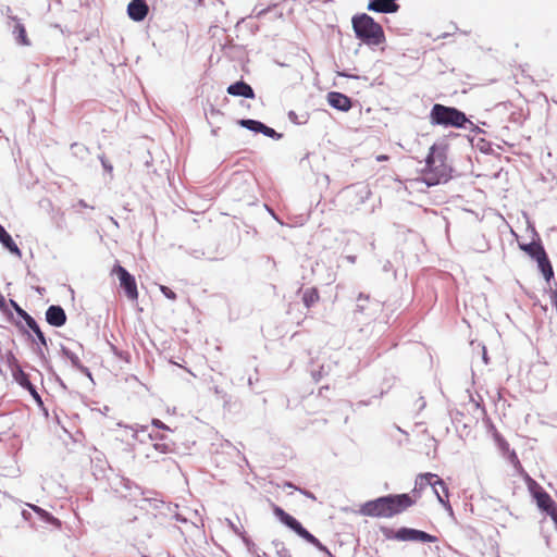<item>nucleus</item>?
<instances>
[{
	"instance_id": "1",
	"label": "nucleus",
	"mask_w": 557,
	"mask_h": 557,
	"mask_svg": "<svg viewBox=\"0 0 557 557\" xmlns=\"http://www.w3.org/2000/svg\"><path fill=\"white\" fill-rule=\"evenodd\" d=\"M416 504L408 493L386 494L360 505L358 513L371 518H393Z\"/></svg>"
},
{
	"instance_id": "2",
	"label": "nucleus",
	"mask_w": 557,
	"mask_h": 557,
	"mask_svg": "<svg viewBox=\"0 0 557 557\" xmlns=\"http://www.w3.org/2000/svg\"><path fill=\"white\" fill-rule=\"evenodd\" d=\"M449 145L445 139L434 143L424 159V168L421 170L422 182L428 187H433L448 182L446 173H437L435 171L436 163L443 168V161H447V151Z\"/></svg>"
},
{
	"instance_id": "3",
	"label": "nucleus",
	"mask_w": 557,
	"mask_h": 557,
	"mask_svg": "<svg viewBox=\"0 0 557 557\" xmlns=\"http://www.w3.org/2000/svg\"><path fill=\"white\" fill-rule=\"evenodd\" d=\"M351 27L355 37L368 47H377L386 40L382 25L368 13L352 15Z\"/></svg>"
},
{
	"instance_id": "4",
	"label": "nucleus",
	"mask_w": 557,
	"mask_h": 557,
	"mask_svg": "<svg viewBox=\"0 0 557 557\" xmlns=\"http://www.w3.org/2000/svg\"><path fill=\"white\" fill-rule=\"evenodd\" d=\"M428 117L432 126L444 128L467 129L469 123V116L462 110L442 103H434Z\"/></svg>"
},
{
	"instance_id": "5",
	"label": "nucleus",
	"mask_w": 557,
	"mask_h": 557,
	"mask_svg": "<svg viewBox=\"0 0 557 557\" xmlns=\"http://www.w3.org/2000/svg\"><path fill=\"white\" fill-rule=\"evenodd\" d=\"M380 532L384 536L385 540H393L399 542H419V543H435L437 542V537L433 534H430L423 530L409 528V527H400L396 530L381 525Z\"/></svg>"
},
{
	"instance_id": "6",
	"label": "nucleus",
	"mask_w": 557,
	"mask_h": 557,
	"mask_svg": "<svg viewBox=\"0 0 557 557\" xmlns=\"http://www.w3.org/2000/svg\"><path fill=\"white\" fill-rule=\"evenodd\" d=\"M111 274L116 275L121 289L129 300L134 301L138 299L136 278L126 268L116 261L112 268Z\"/></svg>"
},
{
	"instance_id": "7",
	"label": "nucleus",
	"mask_w": 557,
	"mask_h": 557,
	"mask_svg": "<svg viewBox=\"0 0 557 557\" xmlns=\"http://www.w3.org/2000/svg\"><path fill=\"white\" fill-rule=\"evenodd\" d=\"M110 484L116 493H120L121 497L129 502L137 500L139 496L145 494L141 486L123 475L116 474Z\"/></svg>"
},
{
	"instance_id": "8",
	"label": "nucleus",
	"mask_w": 557,
	"mask_h": 557,
	"mask_svg": "<svg viewBox=\"0 0 557 557\" xmlns=\"http://www.w3.org/2000/svg\"><path fill=\"white\" fill-rule=\"evenodd\" d=\"M271 509L274 517L300 539L306 541L310 535L311 532L308 531L297 518L285 511L281 506L271 503Z\"/></svg>"
},
{
	"instance_id": "9",
	"label": "nucleus",
	"mask_w": 557,
	"mask_h": 557,
	"mask_svg": "<svg viewBox=\"0 0 557 557\" xmlns=\"http://www.w3.org/2000/svg\"><path fill=\"white\" fill-rule=\"evenodd\" d=\"M15 326L18 329L20 333L26 336V339L34 345L44 346L48 348V342L46 334L42 332L40 325L36 321V319L25 326L21 321L15 322Z\"/></svg>"
},
{
	"instance_id": "10",
	"label": "nucleus",
	"mask_w": 557,
	"mask_h": 557,
	"mask_svg": "<svg viewBox=\"0 0 557 557\" xmlns=\"http://www.w3.org/2000/svg\"><path fill=\"white\" fill-rule=\"evenodd\" d=\"M528 230L531 231L532 238L530 243H518V247L520 250H522L530 259L534 260L537 259V257L543 256L546 250L543 245L542 238L537 231L535 230L534 225L528 224Z\"/></svg>"
},
{
	"instance_id": "11",
	"label": "nucleus",
	"mask_w": 557,
	"mask_h": 557,
	"mask_svg": "<svg viewBox=\"0 0 557 557\" xmlns=\"http://www.w3.org/2000/svg\"><path fill=\"white\" fill-rule=\"evenodd\" d=\"M428 485H430L432 487V490L436 496L440 495L438 487H441V490L444 494L447 495V493H448V486L444 482V480L441 479L437 474H434L431 472L420 473L417 476L413 492H416L418 490L421 491L424 487H426Z\"/></svg>"
},
{
	"instance_id": "12",
	"label": "nucleus",
	"mask_w": 557,
	"mask_h": 557,
	"mask_svg": "<svg viewBox=\"0 0 557 557\" xmlns=\"http://www.w3.org/2000/svg\"><path fill=\"white\" fill-rule=\"evenodd\" d=\"M532 497L536 502V506L540 511L546 513L552 518V515H555L557 511V504L554 502L552 496L540 485L531 492Z\"/></svg>"
},
{
	"instance_id": "13",
	"label": "nucleus",
	"mask_w": 557,
	"mask_h": 557,
	"mask_svg": "<svg viewBox=\"0 0 557 557\" xmlns=\"http://www.w3.org/2000/svg\"><path fill=\"white\" fill-rule=\"evenodd\" d=\"M46 322L53 327H62L67 321L65 310L60 305H50L45 312Z\"/></svg>"
},
{
	"instance_id": "14",
	"label": "nucleus",
	"mask_w": 557,
	"mask_h": 557,
	"mask_svg": "<svg viewBox=\"0 0 557 557\" xmlns=\"http://www.w3.org/2000/svg\"><path fill=\"white\" fill-rule=\"evenodd\" d=\"M326 100L331 108L341 112H348L352 108V99L341 91H329Z\"/></svg>"
},
{
	"instance_id": "15",
	"label": "nucleus",
	"mask_w": 557,
	"mask_h": 557,
	"mask_svg": "<svg viewBox=\"0 0 557 557\" xmlns=\"http://www.w3.org/2000/svg\"><path fill=\"white\" fill-rule=\"evenodd\" d=\"M400 9L398 0H369L367 10L381 14L397 13Z\"/></svg>"
},
{
	"instance_id": "16",
	"label": "nucleus",
	"mask_w": 557,
	"mask_h": 557,
	"mask_svg": "<svg viewBox=\"0 0 557 557\" xmlns=\"http://www.w3.org/2000/svg\"><path fill=\"white\" fill-rule=\"evenodd\" d=\"M127 16L134 22H143L148 13L149 5L146 0H131L126 8Z\"/></svg>"
},
{
	"instance_id": "17",
	"label": "nucleus",
	"mask_w": 557,
	"mask_h": 557,
	"mask_svg": "<svg viewBox=\"0 0 557 557\" xmlns=\"http://www.w3.org/2000/svg\"><path fill=\"white\" fill-rule=\"evenodd\" d=\"M148 436L151 441L154 442L152 446L157 451L161 454H170L175 451V443L169 440V437L165 434L152 430L151 432L148 433Z\"/></svg>"
},
{
	"instance_id": "18",
	"label": "nucleus",
	"mask_w": 557,
	"mask_h": 557,
	"mask_svg": "<svg viewBox=\"0 0 557 557\" xmlns=\"http://www.w3.org/2000/svg\"><path fill=\"white\" fill-rule=\"evenodd\" d=\"M226 92L233 97H240L245 99L256 98L253 88L243 78L230 84L226 88Z\"/></svg>"
},
{
	"instance_id": "19",
	"label": "nucleus",
	"mask_w": 557,
	"mask_h": 557,
	"mask_svg": "<svg viewBox=\"0 0 557 557\" xmlns=\"http://www.w3.org/2000/svg\"><path fill=\"white\" fill-rule=\"evenodd\" d=\"M533 261L536 262L537 270L542 274L546 284L548 286H550L552 283L556 285L553 264L549 260L547 252H545L543 256L537 257V259H534Z\"/></svg>"
},
{
	"instance_id": "20",
	"label": "nucleus",
	"mask_w": 557,
	"mask_h": 557,
	"mask_svg": "<svg viewBox=\"0 0 557 557\" xmlns=\"http://www.w3.org/2000/svg\"><path fill=\"white\" fill-rule=\"evenodd\" d=\"M10 20L15 23L12 35L20 46L28 47L30 46V40L27 36L26 27L21 22V20L17 16H10Z\"/></svg>"
},
{
	"instance_id": "21",
	"label": "nucleus",
	"mask_w": 557,
	"mask_h": 557,
	"mask_svg": "<svg viewBox=\"0 0 557 557\" xmlns=\"http://www.w3.org/2000/svg\"><path fill=\"white\" fill-rule=\"evenodd\" d=\"M0 244L11 255L18 258L22 257V250L18 248L11 234L4 228L3 225L0 227Z\"/></svg>"
},
{
	"instance_id": "22",
	"label": "nucleus",
	"mask_w": 557,
	"mask_h": 557,
	"mask_svg": "<svg viewBox=\"0 0 557 557\" xmlns=\"http://www.w3.org/2000/svg\"><path fill=\"white\" fill-rule=\"evenodd\" d=\"M29 508L34 511L36 516V521H40L46 524L53 525L55 528L61 527V521L57 517H54L50 511L37 505H29Z\"/></svg>"
},
{
	"instance_id": "23",
	"label": "nucleus",
	"mask_w": 557,
	"mask_h": 557,
	"mask_svg": "<svg viewBox=\"0 0 557 557\" xmlns=\"http://www.w3.org/2000/svg\"><path fill=\"white\" fill-rule=\"evenodd\" d=\"M468 141L473 148H476L481 153L486 156H493L495 154L493 143L483 138V137H474L471 135L466 136Z\"/></svg>"
},
{
	"instance_id": "24",
	"label": "nucleus",
	"mask_w": 557,
	"mask_h": 557,
	"mask_svg": "<svg viewBox=\"0 0 557 557\" xmlns=\"http://www.w3.org/2000/svg\"><path fill=\"white\" fill-rule=\"evenodd\" d=\"M334 366H337L336 361H329L320 364L318 369H312L310 371L312 380L318 383L322 377L330 374Z\"/></svg>"
},
{
	"instance_id": "25",
	"label": "nucleus",
	"mask_w": 557,
	"mask_h": 557,
	"mask_svg": "<svg viewBox=\"0 0 557 557\" xmlns=\"http://www.w3.org/2000/svg\"><path fill=\"white\" fill-rule=\"evenodd\" d=\"M320 299L319 289L317 287L306 288L302 293V304L307 309H310Z\"/></svg>"
},
{
	"instance_id": "26",
	"label": "nucleus",
	"mask_w": 557,
	"mask_h": 557,
	"mask_svg": "<svg viewBox=\"0 0 557 557\" xmlns=\"http://www.w3.org/2000/svg\"><path fill=\"white\" fill-rule=\"evenodd\" d=\"M12 377L13 380L22 387L27 388L28 386H32V382L29 380V375L23 370L21 366L15 367L14 370H12Z\"/></svg>"
},
{
	"instance_id": "27",
	"label": "nucleus",
	"mask_w": 557,
	"mask_h": 557,
	"mask_svg": "<svg viewBox=\"0 0 557 557\" xmlns=\"http://www.w3.org/2000/svg\"><path fill=\"white\" fill-rule=\"evenodd\" d=\"M237 125L240 127L248 129L249 132L253 133L255 135L260 134V131L262 128L263 122L255 119H239L237 120Z\"/></svg>"
},
{
	"instance_id": "28",
	"label": "nucleus",
	"mask_w": 557,
	"mask_h": 557,
	"mask_svg": "<svg viewBox=\"0 0 557 557\" xmlns=\"http://www.w3.org/2000/svg\"><path fill=\"white\" fill-rule=\"evenodd\" d=\"M10 307L15 311L17 317L25 322V326L30 324L35 318L24 310L14 299L9 300Z\"/></svg>"
},
{
	"instance_id": "29",
	"label": "nucleus",
	"mask_w": 557,
	"mask_h": 557,
	"mask_svg": "<svg viewBox=\"0 0 557 557\" xmlns=\"http://www.w3.org/2000/svg\"><path fill=\"white\" fill-rule=\"evenodd\" d=\"M45 347L44 346H39V345H34L32 347V351L38 357V359L40 360L41 362V366L48 371V372H53V368L49 361V359L47 358L46 356V352H45Z\"/></svg>"
},
{
	"instance_id": "30",
	"label": "nucleus",
	"mask_w": 557,
	"mask_h": 557,
	"mask_svg": "<svg viewBox=\"0 0 557 557\" xmlns=\"http://www.w3.org/2000/svg\"><path fill=\"white\" fill-rule=\"evenodd\" d=\"M308 544L315 547L320 553L326 555L327 557H335L331 550L325 546L314 534L310 533V535L306 539Z\"/></svg>"
},
{
	"instance_id": "31",
	"label": "nucleus",
	"mask_w": 557,
	"mask_h": 557,
	"mask_svg": "<svg viewBox=\"0 0 557 557\" xmlns=\"http://www.w3.org/2000/svg\"><path fill=\"white\" fill-rule=\"evenodd\" d=\"M308 544L315 547L320 553L326 555L327 557H335L331 550L325 546L314 534L310 533V535L306 539Z\"/></svg>"
},
{
	"instance_id": "32",
	"label": "nucleus",
	"mask_w": 557,
	"mask_h": 557,
	"mask_svg": "<svg viewBox=\"0 0 557 557\" xmlns=\"http://www.w3.org/2000/svg\"><path fill=\"white\" fill-rule=\"evenodd\" d=\"M518 474L523 479L525 484L528 485L529 492H533L536 490V487L540 486V484L531 478V475L524 470V468L521 466V468L516 469Z\"/></svg>"
},
{
	"instance_id": "33",
	"label": "nucleus",
	"mask_w": 557,
	"mask_h": 557,
	"mask_svg": "<svg viewBox=\"0 0 557 557\" xmlns=\"http://www.w3.org/2000/svg\"><path fill=\"white\" fill-rule=\"evenodd\" d=\"M60 354L71 362L73 368L81 361L79 357L63 344H60Z\"/></svg>"
},
{
	"instance_id": "34",
	"label": "nucleus",
	"mask_w": 557,
	"mask_h": 557,
	"mask_svg": "<svg viewBox=\"0 0 557 557\" xmlns=\"http://www.w3.org/2000/svg\"><path fill=\"white\" fill-rule=\"evenodd\" d=\"M287 117H288L289 122L295 125H304L308 122L309 114L304 113L301 115H298L294 110H289L287 113Z\"/></svg>"
},
{
	"instance_id": "35",
	"label": "nucleus",
	"mask_w": 557,
	"mask_h": 557,
	"mask_svg": "<svg viewBox=\"0 0 557 557\" xmlns=\"http://www.w3.org/2000/svg\"><path fill=\"white\" fill-rule=\"evenodd\" d=\"M0 312L5 315L8 321L13 322L15 324L16 321H14V315L12 310L10 309V304L5 300L3 295H0Z\"/></svg>"
},
{
	"instance_id": "36",
	"label": "nucleus",
	"mask_w": 557,
	"mask_h": 557,
	"mask_svg": "<svg viewBox=\"0 0 557 557\" xmlns=\"http://www.w3.org/2000/svg\"><path fill=\"white\" fill-rule=\"evenodd\" d=\"M0 312L5 315L8 321L13 322L15 324L16 321H14V315L12 310L10 309V304L5 300L3 295H0Z\"/></svg>"
},
{
	"instance_id": "37",
	"label": "nucleus",
	"mask_w": 557,
	"mask_h": 557,
	"mask_svg": "<svg viewBox=\"0 0 557 557\" xmlns=\"http://www.w3.org/2000/svg\"><path fill=\"white\" fill-rule=\"evenodd\" d=\"M240 539H242L244 545L246 546L247 550L251 555H255L256 557H261L258 554V549H257V546H256L255 542L251 540V537L247 533L240 534Z\"/></svg>"
},
{
	"instance_id": "38",
	"label": "nucleus",
	"mask_w": 557,
	"mask_h": 557,
	"mask_svg": "<svg viewBox=\"0 0 557 557\" xmlns=\"http://www.w3.org/2000/svg\"><path fill=\"white\" fill-rule=\"evenodd\" d=\"M260 134H262L265 137H269L273 140H280L283 138V133L276 132L274 128L268 126L265 123L262 124V128L260 131Z\"/></svg>"
},
{
	"instance_id": "39",
	"label": "nucleus",
	"mask_w": 557,
	"mask_h": 557,
	"mask_svg": "<svg viewBox=\"0 0 557 557\" xmlns=\"http://www.w3.org/2000/svg\"><path fill=\"white\" fill-rule=\"evenodd\" d=\"M494 441L502 454L510 449L508 441L497 431L494 433Z\"/></svg>"
},
{
	"instance_id": "40",
	"label": "nucleus",
	"mask_w": 557,
	"mask_h": 557,
	"mask_svg": "<svg viewBox=\"0 0 557 557\" xmlns=\"http://www.w3.org/2000/svg\"><path fill=\"white\" fill-rule=\"evenodd\" d=\"M507 461L516 469L521 468V462L515 449H508L503 454Z\"/></svg>"
},
{
	"instance_id": "41",
	"label": "nucleus",
	"mask_w": 557,
	"mask_h": 557,
	"mask_svg": "<svg viewBox=\"0 0 557 557\" xmlns=\"http://www.w3.org/2000/svg\"><path fill=\"white\" fill-rule=\"evenodd\" d=\"M525 121V116L521 110L512 111L509 114V122L518 126H522Z\"/></svg>"
},
{
	"instance_id": "42",
	"label": "nucleus",
	"mask_w": 557,
	"mask_h": 557,
	"mask_svg": "<svg viewBox=\"0 0 557 557\" xmlns=\"http://www.w3.org/2000/svg\"><path fill=\"white\" fill-rule=\"evenodd\" d=\"M110 351L120 360L126 363L131 362V354L128 351L121 350L115 345L110 347Z\"/></svg>"
},
{
	"instance_id": "43",
	"label": "nucleus",
	"mask_w": 557,
	"mask_h": 557,
	"mask_svg": "<svg viewBox=\"0 0 557 557\" xmlns=\"http://www.w3.org/2000/svg\"><path fill=\"white\" fill-rule=\"evenodd\" d=\"M449 492L446 494H444V496H436L438 503L441 505H443V507L445 508V510L450 515V516H454V509L451 507V504L449 502Z\"/></svg>"
},
{
	"instance_id": "44",
	"label": "nucleus",
	"mask_w": 557,
	"mask_h": 557,
	"mask_svg": "<svg viewBox=\"0 0 557 557\" xmlns=\"http://www.w3.org/2000/svg\"><path fill=\"white\" fill-rule=\"evenodd\" d=\"M25 391H27L29 393V395L32 396V398L35 400V403L39 406V407H44V401H42V398L41 396L39 395L38 391H37V387L32 384V386H28L27 388H25Z\"/></svg>"
},
{
	"instance_id": "45",
	"label": "nucleus",
	"mask_w": 557,
	"mask_h": 557,
	"mask_svg": "<svg viewBox=\"0 0 557 557\" xmlns=\"http://www.w3.org/2000/svg\"><path fill=\"white\" fill-rule=\"evenodd\" d=\"M159 289L162 293V295L169 300L175 301L177 299V294L169 286L159 285Z\"/></svg>"
},
{
	"instance_id": "46",
	"label": "nucleus",
	"mask_w": 557,
	"mask_h": 557,
	"mask_svg": "<svg viewBox=\"0 0 557 557\" xmlns=\"http://www.w3.org/2000/svg\"><path fill=\"white\" fill-rule=\"evenodd\" d=\"M434 172L446 173V175L448 176V182H449L453 178L454 169L450 165H448L446 161H443V168L438 166V163H436Z\"/></svg>"
},
{
	"instance_id": "47",
	"label": "nucleus",
	"mask_w": 557,
	"mask_h": 557,
	"mask_svg": "<svg viewBox=\"0 0 557 557\" xmlns=\"http://www.w3.org/2000/svg\"><path fill=\"white\" fill-rule=\"evenodd\" d=\"M469 116V123H467V129L470 131V133H474L476 135L479 134H486V131H484L482 127L479 126V124H475L471 119L472 115Z\"/></svg>"
},
{
	"instance_id": "48",
	"label": "nucleus",
	"mask_w": 557,
	"mask_h": 557,
	"mask_svg": "<svg viewBox=\"0 0 557 557\" xmlns=\"http://www.w3.org/2000/svg\"><path fill=\"white\" fill-rule=\"evenodd\" d=\"M34 515H35V513H34V511L32 512V511H29V510H27V509H23V510L21 511V516H22V518H23L25 521L29 522V524H30L32 527H35V525H36V517L34 518Z\"/></svg>"
},
{
	"instance_id": "49",
	"label": "nucleus",
	"mask_w": 557,
	"mask_h": 557,
	"mask_svg": "<svg viewBox=\"0 0 557 557\" xmlns=\"http://www.w3.org/2000/svg\"><path fill=\"white\" fill-rule=\"evenodd\" d=\"M152 426L156 429L154 431H172L169 425H166L164 422H162L160 419L153 418L151 420Z\"/></svg>"
},
{
	"instance_id": "50",
	"label": "nucleus",
	"mask_w": 557,
	"mask_h": 557,
	"mask_svg": "<svg viewBox=\"0 0 557 557\" xmlns=\"http://www.w3.org/2000/svg\"><path fill=\"white\" fill-rule=\"evenodd\" d=\"M75 370L79 371L82 374L86 375L87 377H89L90 380H92V374H91V371L89 370L88 367L84 366L82 363V361H79L77 363V366L74 367Z\"/></svg>"
},
{
	"instance_id": "51",
	"label": "nucleus",
	"mask_w": 557,
	"mask_h": 557,
	"mask_svg": "<svg viewBox=\"0 0 557 557\" xmlns=\"http://www.w3.org/2000/svg\"><path fill=\"white\" fill-rule=\"evenodd\" d=\"M75 370L79 371L82 374L86 375L87 377H89L90 380H92V374H91V371L89 370L88 367L84 366L82 363V361H79L77 363V366L74 367Z\"/></svg>"
},
{
	"instance_id": "52",
	"label": "nucleus",
	"mask_w": 557,
	"mask_h": 557,
	"mask_svg": "<svg viewBox=\"0 0 557 557\" xmlns=\"http://www.w3.org/2000/svg\"><path fill=\"white\" fill-rule=\"evenodd\" d=\"M185 252L191 256L195 259H201L206 256L203 249H187L184 248Z\"/></svg>"
},
{
	"instance_id": "53",
	"label": "nucleus",
	"mask_w": 557,
	"mask_h": 557,
	"mask_svg": "<svg viewBox=\"0 0 557 557\" xmlns=\"http://www.w3.org/2000/svg\"><path fill=\"white\" fill-rule=\"evenodd\" d=\"M276 7H277L276 3H272V4L268 5L267 8L262 9L260 11H257V7H256L253 9V12L256 13V17L260 18V17L264 16L267 13L271 12Z\"/></svg>"
},
{
	"instance_id": "54",
	"label": "nucleus",
	"mask_w": 557,
	"mask_h": 557,
	"mask_svg": "<svg viewBox=\"0 0 557 557\" xmlns=\"http://www.w3.org/2000/svg\"><path fill=\"white\" fill-rule=\"evenodd\" d=\"M99 160L101 162V165L103 168V170L107 172V173H112L113 171V165L112 163L102 154V156H99Z\"/></svg>"
},
{
	"instance_id": "55",
	"label": "nucleus",
	"mask_w": 557,
	"mask_h": 557,
	"mask_svg": "<svg viewBox=\"0 0 557 557\" xmlns=\"http://www.w3.org/2000/svg\"><path fill=\"white\" fill-rule=\"evenodd\" d=\"M478 347L481 348V358H482V361L484 362V364H488L491 359L488 357V354H487V349H486V346L482 343H479L478 344Z\"/></svg>"
},
{
	"instance_id": "56",
	"label": "nucleus",
	"mask_w": 557,
	"mask_h": 557,
	"mask_svg": "<svg viewBox=\"0 0 557 557\" xmlns=\"http://www.w3.org/2000/svg\"><path fill=\"white\" fill-rule=\"evenodd\" d=\"M382 271L385 272V273L392 272L394 280L396 278V275H397L396 271L394 270L393 264H392V262L389 260H385L383 262Z\"/></svg>"
},
{
	"instance_id": "57",
	"label": "nucleus",
	"mask_w": 557,
	"mask_h": 557,
	"mask_svg": "<svg viewBox=\"0 0 557 557\" xmlns=\"http://www.w3.org/2000/svg\"><path fill=\"white\" fill-rule=\"evenodd\" d=\"M94 475L97 480L106 478V469L102 466L96 465L94 468Z\"/></svg>"
},
{
	"instance_id": "58",
	"label": "nucleus",
	"mask_w": 557,
	"mask_h": 557,
	"mask_svg": "<svg viewBox=\"0 0 557 557\" xmlns=\"http://www.w3.org/2000/svg\"><path fill=\"white\" fill-rule=\"evenodd\" d=\"M549 287V298H550V304L552 306L556 309L557 311V289L556 288H553V286H548Z\"/></svg>"
},
{
	"instance_id": "59",
	"label": "nucleus",
	"mask_w": 557,
	"mask_h": 557,
	"mask_svg": "<svg viewBox=\"0 0 557 557\" xmlns=\"http://www.w3.org/2000/svg\"><path fill=\"white\" fill-rule=\"evenodd\" d=\"M227 521V525L230 527V529L240 537V534L243 533H246L244 530H242L240 528H238L232 520L230 519H226Z\"/></svg>"
},
{
	"instance_id": "60",
	"label": "nucleus",
	"mask_w": 557,
	"mask_h": 557,
	"mask_svg": "<svg viewBox=\"0 0 557 557\" xmlns=\"http://www.w3.org/2000/svg\"><path fill=\"white\" fill-rule=\"evenodd\" d=\"M145 500L148 502L154 509L160 508V506L164 504L163 500L158 498H145Z\"/></svg>"
},
{
	"instance_id": "61",
	"label": "nucleus",
	"mask_w": 557,
	"mask_h": 557,
	"mask_svg": "<svg viewBox=\"0 0 557 557\" xmlns=\"http://www.w3.org/2000/svg\"><path fill=\"white\" fill-rule=\"evenodd\" d=\"M296 491H298L301 495H304L307 498H310L312 500L317 499L315 495L309 490L299 487V488H296Z\"/></svg>"
},
{
	"instance_id": "62",
	"label": "nucleus",
	"mask_w": 557,
	"mask_h": 557,
	"mask_svg": "<svg viewBox=\"0 0 557 557\" xmlns=\"http://www.w3.org/2000/svg\"><path fill=\"white\" fill-rule=\"evenodd\" d=\"M338 76L351 79H358V75L350 74L347 70L336 72Z\"/></svg>"
},
{
	"instance_id": "63",
	"label": "nucleus",
	"mask_w": 557,
	"mask_h": 557,
	"mask_svg": "<svg viewBox=\"0 0 557 557\" xmlns=\"http://www.w3.org/2000/svg\"><path fill=\"white\" fill-rule=\"evenodd\" d=\"M276 556L277 557H293L289 549H287L286 547H281V549H278L276 552Z\"/></svg>"
},
{
	"instance_id": "64",
	"label": "nucleus",
	"mask_w": 557,
	"mask_h": 557,
	"mask_svg": "<svg viewBox=\"0 0 557 557\" xmlns=\"http://www.w3.org/2000/svg\"><path fill=\"white\" fill-rule=\"evenodd\" d=\"M49 373L54 376L55 382H58V384L60 385L61 388L67 389V386L65 385L63 380L55 373L54 370H53V372H49Z\"/></svg>"
}]
</instances>
